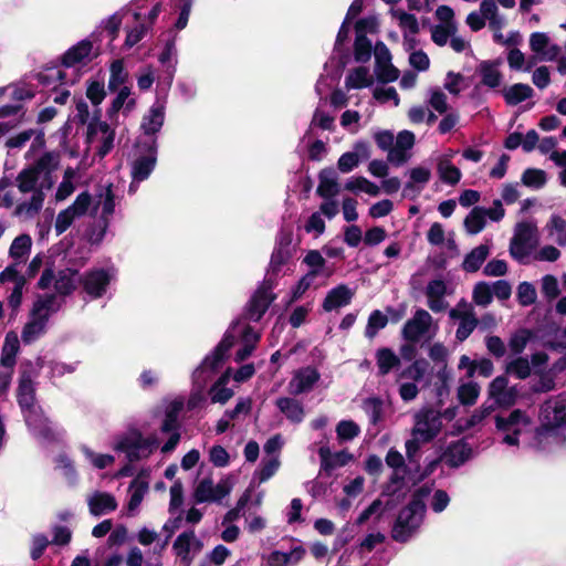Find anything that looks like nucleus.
Segmentation results:
<instances>
[{
	"label": "nucleus",
	"mask_w": 566,
	"mask_h": 566,
	"mask_svg": "<svg viewBox=\"0 0 566 566\" xmlns=\"http://www.w3.org/2000/svg\"><path fill=\"white\" fill-rule=\"evenodd\" d=\"M472 449L464 441H457L450 444L443 454V461L452 468L462 465L471 458Z\"/></svg>",
	"instance_id": "nucleus-37"
},
{
	"label": "nucleus",
	"mask_w": 566,
	"mask_h": 566,
	"mask_svg": "<svg viewBox=\"0 0 566 566\" xmlns=\"http://www.w3.org/2000/svg\"><path fill=\"white\" fill-rule=\"evenodd\" d=\"M106 91L103 81H90L86 87V97L94 106H98L105 98Z\"/></svg>",
	"instance_id": "nucleus-64"
},
{
	"label": "nucleus",
	"mask_w": 566,
	"mask_h": 566,
	"mask_svg": "<svg viewBox=\"0 0 566 566\" xmlns=\"http://www.w3.org/2000/svg\"><path fill=\"white\" fill-rule=\"evenodd\" d=\"M318 379L319 374L316 369L311 367L302 368L294 373L287 386L289 391L294 396L307 392L313 388Z\"/></svg>",
	"instance_id": "nucleus-28"
},
{
	"label": "nucleus",
	"mask_w": 566,
	"mask_h": 566,
	"mask_svg": "<svg viewBox=\"0 0 566 566\" xmlns=\"http://www.w3.org/2000/svg\"><path fill=\"white\" fill-rule=\"evenodd\" d=\"M53 281L55 291L61 295H67L76 289L80 277L77 271L72 269L61 270L56 275L52 269H45L38 285L44 290L50 287Z\"/></svg>",
	"instance_id": "nucleus-14"
},
{
	"label": "nucleus",
	"mask_w": 566,
	"mask_h": 566,
	"mask_svg": "<svg viewBox=\"0 0 566 566\" xmlns=\"http://www.w3.org/2000/svg\"><path fill=\"white\" fill-rule=\"evenodd\" d=\"M431 493V488L422 485L415 490L411 500L403 507L392 528V538L397 542H407L420 527L424 513L426 500Z\"/></svg>",
	"instance_id": "nucleus-3"
},
{
	"label": "nucleus",
	"mask_w": 566,
	"mask_h": 566,
	"mask_svg": "<svg viewBox=\"0 0 566 566\" xmlns=\"http://www.w3.org/2000/svg\"><path fill=\"white\" fill-rule=\"evenodd\" d=\"M389 14L397 22L402 34L419 33L420 25L415 14L400 8H392Z\"/></svg>",
	"instance_id": "nucleus-46"
},
{
	"label": "nucleus",
	"mask_w": 566,
	"mask_h": 566,
	"mask_svg": "<svg viewBox=\"0 0 566 566\" xmlns=\"http://www.w3.org/2000/svg\"><path fill=\"white\" fill-rule=\"evenodd\" d=\"M517 389L515 386H509V379L505 376L495 377L488 387V397L494 401V406L510 407L516 402Z\"/></svg>",
	"instance_id": "nucleus-20"
},
{
	"label": "nucleus",
	"mask_w": 566,
	"mask_h": 566,
	"mask_svg": "<svg viewBox=\"0 0 566 566\" xmlns=\"http://www.w3.org/2000/svg\"><path fill=\"white\" fill-rule=\"evenodd\" d=\"M147 491L148 484L143 480L135 479L130 483L128 488L129 500L127 503V512L129 515H135L137 513V510L143 502Z\"/></svg>",
	"instance_id": "nucleus-49"
},
{
	"label": "nucleus",
	"mask_w": 566,
	"mask_h": 566,
	"mask_svg": "<svg viewBox=\"0 0 566 566\" xmlns=\"http://www.w3.org/2000/svg\"><path fill=\"white\" fill-rule=\"evenodd\" d=\"M539 244V231L535 221H521L515 224L510 241V254L520 263H527Z\"/></svg>",
	"instance_id": "nucleus-6"
},
{
	"label": "nucleus",
	"mask_w": 566,
	"mask_h": 566,
	"mask_svg": "<svg viewBox=\"0 0 566 566\" xmlns=\"http://www.w3.org/2000/svg\"><path fill=\"white\" fill-rule=\"evenodd\" d=\"M275 405L277 409L285 416L287 420L294 423H300L305 417L303 405L291 397H281L276 399Z\"/></svg>",
	"instance_id": "nucleus-39"
},
{
	"label": "nucleus",
	"mask_w": 566,
	"mask_h": 566,
	"mask_svg": "<svg viewBox=\"0 0 566 566\" xmlns=\"http://www.w3.org/2000/svg\"><path fill=\"white\" fill-rule=\"evenodd\" d=\"M231 490L232 483L228 479H222L214 484L212 479L205 478L197 484L193 499L197 503L220 502L230 494Z\"/></svg>",
	"instance_id": "nucleus-15"
},
{
	"label": "nucleus",
	"mask_w": 566,
	"mask_h": 566,
	"mask_svg": "<svg viewBox=\"0 0 566 566\" xmlns=\"http://www.w3.org/2000/svg\"><path fill=\"white\" fill-rule=\"evenodd\" d=\"M60 156L57 153H45L33 165L22 169L17 176V186L22 193L31 192L29 200L18 203L13 214L31 219L43 207L45 191L54 184L52 172L57 168Z\"/></svg>",
	"instance_id": "nucleus-1"
},
{
	"label": "nucleus",
	"mask_w": 566,
	"mask_h": 566,
	"mask_svg": "<svg viewBox=\"0 0 566 566\" xmlns=\"http://www.w3.org/2000/svg\"><path fill=\"white\" fill-rule=\"evenodd\" d=\"M415 134L410 130H401L396 138L394 148L388 153L387 159L396 166L409 160L410 150L415 145Z\"/></svg>",
	"instance_id": "nucleus-25"
},
{
	"label": "nucleus",
	"mask_w": 566,
	"mask_h": 566,
	"mask_svg": "<svg viewBox=\"0 0 566 566\" xmlns=\"http://www.w3.org/2000/svg\"><path fill=\"white\" fill-rule=\"evenodd\" d=\"M481 387L478 382L469 380L459 385L457 396L460 403L464 406H472L476 402L480 396Z\"/></svg>",
	"instance_id": "nucleus-55"
},
{
	"label": "nucleus",
	"mask_w": 566,
	"mask_h": 566,
	"mask_svg": "<svg viewBox=\"0 0 566 566\" xmlns=\"http://www.w3.org/2000/svg\"><path fill=\"white\" fill-rule=\"evenodd\" d=\"M485 224V208L482 207H474L464 219V228L472 235L480 233Z\"/></svg>",
	"instance_id": "nucleus-52"
},
{
	"label": "nucleus",
	"mask_w": 566,
	"mask_h": 566,
	"mask_svg": "<svg viewBox=\"0 0 566 566\" xmlns=\"http://www.w3.org/2000/svg\"><path fill=\"white\" fill-rule=\"evenodd\" d=\"M532 424V418L521 409H514L507 416H496L495 427L503 433V442L509 446L518 444V436Z\"/></svg>",
	"instance_id": "nucleus-11"
},
{
	"label": "nucleus",
	"mask_w": 566,
	"mask_h": 566,
	"mask_svg": "<svg viewBox=\"0 0 566 566\" xmlns=\"http://www.w3.org/2000/svg\"><path fill=\"white\" fill-rule=\"evenodd\" d=\"M111 274L104 270H93L83 277L85 292L93 297H101L111 282Z\"/></svg>",
	"instance_id": "nucleus-35"
},
{
	"label": "nucleus",
	"mask_w": 566,
	"mask_h": 566,
	"mask_svg": "<svg viewBox=\"0 0 566 566\" xmlns=\"http://www.w3.org/2000/svg\"><path fill=\"white\" fill-rule=\"evenodd\" d=\"M480 10L489 27L499 29L501 25H506V19L500 13L494 0H482Z\"/></svg>",
	"instance_id": "nucleus-51"
},
{
	"label": "nucleus",
	"mask_w": 566,
	"mask_h": 566,
	"mask_svg": "<svg viewBox=\"0 0 566 566\" xmlns=\"http://www.w3.org/2000/svg\"><path fill=\"white\" fill-rule=\"evenodd\" d=\"M165 120V107L160 103H155L147 114L144 115L140 128L144 137L139 140H149L155 138L154 135L160 130Z\"/></svg>",
	"instance_id": "nucleus-29"
},
{
	"label": "nucleus",
	"mask_w": 566,
	"mask_h": 566,
	"mask_svg": "<svg viewBox=\"0 0 566 566\" xmlns=\"http://www.w3.org/2000/svg\"><path fill=\"white\" fill-rule=\"evenodd\" d=\"M434 17L438 23L430 28L431 40L436 45L444 46L458 33L455 13L451 7L443 4L437 8Z\"/></svg>",
	"instance_id": "nucleus-13"
},
{
	"label": "nucleus",
	"mask_w": 566,
	"mask_h": 566,
	"mask_svg": "<svg viewBox=\"0 0 566 566\" xmlns=\"http://www.w3.org/2000/svg\"><path fill=\"white\" fill-rule=\"evenodd\" d=\"M157 446L155 437L144 438L139 432L133 431L119 437L114 443V449L126 453L129 461H134L149 457Z\"/></svg>",
	"instance_id": "nucleus-10"
},
{
	"label": "nucleus",
	"mask_w": 566,
	"mask_h": 566,
	"mask_svg": "<svg viewBox=\"0 0 566 566\" xmlns=\"http://www.w3.org/2000/svg\"><path fill=\"white\" fill-rule=\"evenodd\" d=\"M521 180L526 187L539 189L545 186L547 176L542 169L528 168L523 172Z\"/></svg>",
	"instance_id": "nucleus-60"
},
{
	"label": "nucleus",
	"mask_w": 566,
	"mask_h": 566,
	"mask_svg": "<svg viewBox=\"0 0 566 566\" xmlns=\"http://www.w3.org/2000/svg\"><path fill=\"white\" fill-rule=\"evenodd\" d=\"M31 247V237L29 234H20L12 241L9 249V255L14 260V263L22 264L29 258Z\"/></svg>",
	"instance_id": "nucleus-47"
},
{
	"label": "nucleus",
	"mask_w": 566,
	"mask_h": 566,
	"mask_svg": "<svg viewBox=\"0 0 566 566\" xmlns=\"http://www.w3.org/2000/svg\"><path fill=\"white\" fill-rule=\"evenodd\" d=\"M316 192L324 199H329L338 195L339 185L333 168H326L319 172Z\"/></svg>",
	"instance_id": "nucleus-38"
},
{
	"label": "nucleus",
	"mask_w": 566,
	"mask_h": 566,
	"mask_svg": "<svg viewBox=\"0 0 566 566\" xmlns=\"http://www.w3.org/2000/svg\"><path fill=\"white\" fill-rule=\"evenodd\" d=\"M229 336L220 342L214 352L207 356L200 367H198L193 373V384L196 388L191 392L187 407L188 409H196L201 407L206 402V397L203 395V387L207 380L210 378L211 374L222 361L226 353L229 350V347L232 344V340H229Z\"/></svg>",
	"instance_id": "nucleus-5"
},
{
	"label": "nucleus",
	"mask_w": 566,
	"mask_h": 566,
	"mask_svg": "<svg viewBox=\"0 0 566 566\" xmlns=\"http://www.w3.org/2000/svg\"><path fill=\"white\" fill-rule=\"evenodd\" d=\"M114 136V130L106 122L93 120L88 124L87 140L91 146L97 149L101 157L113 148Z\"/></svg>",
	"instance_id": "nucleus-17"
},
{
	"label": "nucleus",
	"mask_w": 566,
	"mask_h": 566,
	"mask_svg": "<svg viewBox=\"0 0 566 566\" xmlns=\"http://www.w3.org/2000/svg\"><path fill=\"white\" fill-rule=\"evenodd\" d=\"M544 230L547 238L559 247L566 245V220L558 214L551 216L546 222Z\"/></svg>",
	"instance_id": "nucleus-45"
},
{
	"label": "nucleus",
	"mask_w": 566,
	"mask_h": 566,
	"mask_svg": "<svg viewBox=\"0 0 566 566\" xmlns=\"http://www.w3.org/2000/svg\"><path fill=\"white\" fill-rule=\"evenodd\" d=\"M376 360L380 375H387L400 364L399 357L389 348H380L376 352Z\"/></svg>",
	"instance_id": "nucleus-57"
},
{
	"label": "nucleus",
	"mask_w": 566,
	"mask_h": 566,
	"mask_svg": "<svg viewBox=\"0 0 566 566\" xmlns=\"http://www.w3.org/2000/svg\"><path fill=\"white\" fill-rule=\"evenodd\" d=\"M438 329V323L434 322L431 314L423 308H418L403 324L401 335L403 339L410 343H418L421 339L433 338Z\"/></svg>",
	"instance_id": "nucleus-8"
},
{
	"label": "nucleus",
	"mask_w": 566,
	"mask_h": 566,
	"mask_svg": "<svg viewBox=\"0 0 566 566\" xmlns=\"http://www.w3.org/2000/svg\"><path fill=\"white\" fill-rule=\"evenodd\" d=\"M235 335L241 336L242 344L251 345V347L254 348L260 339V334L256 331H254L252 327L248 325H241L240 323H235L231 327L230 332H228L227 335L223 337V339L229 336V340H232V343H234ZM232 346H230L229 349Z\"/></svg>",
	"instance_id": "nucleus-50"
},
{
	"label": "nucleus",
	"mask_w": 566,
	"mask_h": 566,
	"mask_svg": "<svg viewBox=\"0 0 566 566\" xmlns=\"http://www.w3.org/2000/svg\"><path fill=\"white\" fill-rule=\"evenodd\" d=\"M86 501L90 513L94 516L114 512L118 505L115 496L104 491H94L87 496Z\"/></svg>",
	"instance_id": "nucleus-33"
},
{
	"label": "nucleus",
	"mask_w": 566,
	"mask_h": 566,
	"mask_svg": "<svg viewBox=\"0 0 566 566\" xmlns=\"http://www.w3.org/2000/svg\"><path fill=\"white\" fill-rule=\"evenodd\" d=\"M500 61H483L476 67L480 83L488 88L495 90L501 86L503 75L500 71Z\"/></svg>",
	"instance_id": "nucleus-36"
},
{
	"label": "nucleus",
	"mask_w": 566,
	"mask_h": 566,
	"mask_svg": "<svg viewBox=\"0 0 566 566\" xmlns=\"http://www.w3.org/2000/svg\"><path fill=\"white\" fill-rule=\"evenodd\" d=\"M97 52L93 51V44L87 41H81L71 49H69L63 56V64L66 67H76L86 65L95 56Z\"/></svg>",
	"instance_id": "nucleus-27"
},
{
	"label": "nucleus",
	"mask_w": 566,
	"mask_h": 566,
	"mask_svg": "<svg viewBox=\"0 0 566 566\" xmlns=\"http://www.w3.org/2000/svg\"><path fill=\"white\" fill-rule=\"evenodd\" d=\"M355 295V290L346 284H339L329 290L323 301V310L332 312L340 307L347 306Z\"/></svg>",
	"instance_id": "nucleus-32"
},
{
	"label": "nucleus",
	"mask_w": 566,
	"mask_h": 566,
	"mask_svg": "<svg viewBox=\"0 0 566 566\" xmlns=\"http://www.w3.org/2000/svg\"><path fill=\"white\" fill-rule=\"evenodd\" d=\"M530 48L539 61H553L560 53V48L553 43L545 32L532 33L530 35Z\"/></svg>",
	"instance_id": "nucleus-24"
},
{
	"label": "nucleus",
	"mask_w": 566,
	"mask_h": 566,
	"mask_svg": "<svg viewBox=\"0 0 566 566\" xmlns=\"http://www.w3.org/2000/svg\"><path fill=\"white\" fill-rule=\"evenodd\" d=\"M424 294L427 296V305L432 312L440 313L448 307V303L444 300L447 283L442 279L431 280L426 286Z\"/></svg>",
	"instance_id": "nucleus-31"
},
{
	"label": "nucleus",
	"mask_w": 566,
	"mask_h": 566,
	"mask_svg": "<svg viewBox=\"0 0 566 566\" xmlns=\"http://www.w3.org/2000/svg\"><path fill=\"white\" fill-rule=\"evenodd\" d=\"M374 84V75L368 67L358 66L348 72L345 78L347 90H360Z\"/></svg>",
	"instance_id": "nucleus-41"
},
{
	"label": "nucleus",
	"mask_w": 566,
	"mask_h": 566,
	"mask_svg": "<svg viewBox=\"0 0 566 566\" xmlns=\"http://www.w3.org/2000/svg\"><path fill=\"white\" fill-rule=\"evenodd\" d=\"M230 379V369H228L210 388L209 395L212 403H227L234 395L233 390L228 388Z\"/></svg>",
	"instance_id": "nucleus-43"
},
{
	"label": "nucleus",
	"mask_w": 566,
	"mask_h": 566,
	"mask_svg": "<svg viewBox=\"0 0 566 566\" xmlns=\"http://www.w3.org/2000/svg\"><path fill=\"white\" fill-rule=\"evenodd\" d=\"M566 434L564 428L556 426H545L543 422L536 430L533 447L542 451H552L564 444Z\"/></svg>",
	"instance_id": "nucleus-22"
},
{
	"label": "nucleus",
	"mask_w": 566,
	"mask_h": 566,
	"mask_svg": "<svg viewBox=\"0 0 566 566\" xmlns=\"http://www.w3.org/2000/svg\"><path fill=\"white\" fill-rule=\"evenodd\" d=\"M336 433L340 441H349L360 433V428L353 420H342L336 426Z\"/></svg>",
	"instance_id": "nucleus-62"
},
{
	"label": "nucleus",
	"mask_w": 566,
	"mask_h": 566,
	"mask_svg": "<svg viewBox=\"0 0 566 566\" xmlns=\"http://www.w3.org/2000/svg\"><path fill=\"white\" fill-rule=\"evenodd\" d=\"M137 148L139 156L132 164L133 182L129 186V192L136 191V182L143 181L149 177L157 161L156 138L149 140H138Z\"/></svg>",
	"instance_id": "nucleus-9"
},
{
	"label": "nucleus",
	"mask_w": 566,
	"mask_h": 566,
	"mask_svg": "<svg viewBox=\"0 0 566 566\" xmlns=\"http://www.w3.org/2000/svg\"><path fill=\"white\" fill-rule=\"evenodd\" d=\"M202 546V542L196 536L195 532L187 531L177 536L172 549L184 566H189L200 553Z\"/></svg>",
	"instance_id": "nucleus-18"
},
{
	"label": "nucleus",
	"mask_w": 566,
	"mask_h": 566,
	"mask_svg": "<svg viewBox=\"0 0 566 566\" xmlns=\"http://www.w3.org/2000/svg\"><path fill=\"white\" fill-rule=\"evenodd\" d=\"M292 256V232H281L271 255L268 270L269 275H277Z\"/></svg>",
	"instance_id": "nucleus-21"
},
{
	"label": "nucleus",
	"mask_w": 566,
	"mask_h": 566,
	"mask_svg": "<svg viewBox=\"0 0 566 566\" xmlns=\"http://www.w3.org/2000/svg\"><path fill=\"white\" fill-rule=\"evenodd\" d=\"M345 189L354 192L361 191L373 197L380 193V187L365 177H353L348 179L345 184Z\"/></svg>",
	"instance_id": "nucleus-58"
},
{
	"label": "nucleus",
	"mask_w": 566,
	"mask_h": 566,
	"mask_svg": "<svg viewBox=\"0 0 566 566\" xmlns=\"http://www.w3.org/2000/svg\"><path fill=\"white\" fill-rule=\"evenodd\" d=\"M541 421L545 426H566V396H558L547 400L541 411Z\"/></svg>",
	"instance_id": "nucleus-23"
},
{
	"label": "nucleus",
	"mask_w": 566,
	"mask_h": 566,
	"mask_svg": "<svg viewBox=\"0 0 566 566\" xmlns=\"http://www.w3.org/2000/svg\"><path fill=\"white\" fill-rule=\"evenodd\" d=\"M81 450L85 458L91 462V464L96 469H105L113 464L114 457L111 454H102V453H95L92 451L88 447L82 446Z\"/></svg>",
	"instance_id": "nucleus-61"
},
{
	"label": "nucleus",
	"mask_w": 566,
	"mask_h": 566,
	"mask_svg": "<svg viewBox=\"0 0 566 566\" xmlns=\"http://www.w3.org/2000/svg\"><path fill=\"white\" fill-rule=\"evenodd\" d=\"M273 300L272 286L266 284L260 286L249 302L247 311L248 317L252 321H259L268 311Z\"/></svg>",
	"instance_id": "nucleus-26"
},
{
	"label": "nucleus",
	"mask_w": 566,
	"mask_h": 566,
	"mask_svg": "<svg viewBox=\"0 0 566 566\" xmlns=\"http://www.w3.org/2000/svg\"><path fill=\"white\" fill-rule=\"evenodd\" d=\"M431 178V169L426 166H417L409 170V181L405 186V193L408 196L411 191L420 192Z\"/></svg>",
	"instance_id": "nucleus-44"
},
{
	"label": "nucleus",
	"mask_w": 566,
	"mask_h": 566,
	"mask_svg": "<svg viewBox=\"0 0 566 566\" xmlns=\"http://www.w3.org/2000/svg\"><path fill=\"white\" fill-rule=\"evenodd\" d=\"M375 73L379 82H395L399 77V70L391 63V53L387 45L378 42L375 45Z\"/></svg>",
	"instance_id": "nucleus-19"
},
{
	"label": "nucleus",
	"mask_w": 566,
	"mask_h": 566,
	"mask_svg": "<svg viewBox=\"0 0 566 566\" xmlns=\"http://www.w3.org/2000/svg\"><path fill=\"white\" fill-rule=\"evenodd\" d=\"M115 210V196L112 190V185H107L103 188L94 198L92 214H96L99 211V218L102 219L104 227H107L108 220Z\"/></svg>",
	"instance_id": "nucleus-30"
},
{
	"label": "nucleus",
	"mask_w": 566,
	"mask_h": 566,
	"mask_svg": "<svg viewBox=\"0 0 566 566\" xmlns=\"http://www.w3.org/2000/svg\"><path fill=\"white\" fill-rule=\"evenodd\" d=\"M108 90L115 92L123 86L128 80V73L125 71L122 60L114 61L109 66Z\"/></svg>",
	"instance_id": "nucleus-56"
},
{
	"label": "nucleus",
	"mask_w": 566,
	"mask_h": 566,
	"mask_svg": "<svg viewBox=\"0 0 566 566\" xmlns=\"http://www.w3.org/2000/svg\"><path fill=\"white\" fill-rule=\"evenodd\" d=\"M437 174L440 180L447 185L455 186L461 180V170L450 161L449 156L437 158Z\"/></svg>",
	"instance_id": "nucleus-42"
},
{
	"label": "nucleus",
	"mask_w": 566,
	"mask_h": 566,
	"mask_svg": "<svg viewBox=\"0 0 566 566\" xmlns=\"http://www.w3.org/2000/svg\"><path fill=\"white\" fill-rule=\"evenodd\" d=\"M442 422L439 410L431 407L421 408L413 416L411 439L406 442V452L412 457L421 444L432 441L441 431Z\"/></svg>",
	"instance_id": "nucleus-4"
},
{
	"label": "nucleus",
	"mask_w": 566,
	"mask_h": 566,
	"mask_svg": "<svg viewBox=\"0 0 566 566\" xmlns=\"http://www.w3.org/2000/svg\"><path fill=\"white\" fill-rule=\"evenodd\" d=\"M490 253L488 244H481L474 248L464 259L463 269L467 272H475L480 269Z\"/></svg>",
	"instance_id": "nucleus-54"
},
{
	"label": "nucleus",
	"mask_w": 566,
	"mask_h": 566,
	"mask_svg": "<svg viewBox=\"0 0 566 566\" xmlns=\"http://www.w3.org/2000/svg\"><path fill=\"white\" fill-rule=\"evenodd\" d=\"M385 509L382 502L377 499L367 509H365L356 520L357 525H364L368 520L379 521L384 515Z\"/></svg>",
	"instance_id": "nucleus-63"
},
{
	"label": "nucleus",
	"mask_w": 566,
	"mask_h": 566,
	"mask_svg": "<svg viewBox=\"0 0 566 566\" xmlns=\"http://www.w3.org/2000/svg\"><path fill=\"white\" fill-rule=\"evenodd\" d=\"M19 347L18 335L14 332L7 333L2 345L0 365L13 368Z\"/></svg>",
	"instance_id": "nucleus-48"
},
{
	"label": "nucleus",
	"mask_w": 566,
	"mask_h": 566,
	"mask_svg": "<svg viewBox=\"0 0 566 566\" xmlns=\"http://www.w3.org/2000/svg\"><path fill=\"white\" fill-rule=\"evenodd\" d=\"M116 96L113 98L107 115L113 118L119 112L125 116L129 115L136 108V98L133 96L132 88L129 86H123L115 91Z\"/></svg>",
	"instance_id": "nucleus-34"
},
{
	"label": "nucleus",
	"mask_w": 566,
	"mask_h": 566,
	"mask_svg": "<svg viewBox=\"0 0 566 566\" xmlns=\"http://www.w3.org/2000/svg\"><path fill=\"white\" fill-rule=\"evenodd\" d=\"M304 555L305 549L297 546L290 552L274 551L268 556L266 562L269 566H295Z\"/></svg>",
	"instance_id": "nucleus-40"
},
{
	"label": "nucleus",
	"mask_w": 566,
	"mask_h": 566,
	"mask_svg": "<svg viewBox=\"0 0 566 566\" xmlns=\"http://www.w3.org/2000/svg\"><path fill=\"white\" fill-rule=\"evenodd\" d=\"M533 88L527 84L517 83L503 91L505 102L510 105H516L533 96Z\"/></svg>",
	"instance_id": "nucleus-53"
},
{
	"label": "nucleus",
	"mask_w": 566,
	"mask_h": 566,
	"mask_svg": "<svg viewBox=\"0 0 566 566\" xmlns=\"http://www.w3.org/2000/svg\"><path fill=\"white\" fill-rule=\"evenodd\" d=\"M451 319L459 321L455 338L459 342L465 340L478 326V318L470 303L462 300L450 312Z\"/></svg>",
	"instance_id": "nucleus-16"
},
{
	"label": "nucleus",
	"mask_w": 566,
	"mask_h": 566,
	"mask_svg": "<svg viewBox=\"0 0 566 566\" xmlns=\"http://www.w3.org/2000/svg\"><path fill=\"white\" fill-rule=\"evenodd\" d=\"M35 376L32 371L23 370L20 375L17 390L18 403L23 412L27 424L33 432L44 439H53L56 430L44 417L35 401Z\"/></svg>",
	"instance_id": "nucleus-2"
},
{
	"label": "nucleus",
	"mask_w": 566,
	"mask_h": 566,
	"mask_svg": "<svg viewBox=\"0 0 566 566\" xmlns=\"http://www.w3.org/2000/svg\"><path fill=\"white\" fill-rule=\"evenodd\" d=\"M57 310L54 295L40 296L31 310L29 321L22 329V340L25 344H31L38 339L45 332V326L49 316Z\"/></svg>",
	"instance_id": "nucleus-7"
},
{
	"label": "nucleus",
	"mask_w": 566,
	"mask_h": 566,
	"mask_svg": "<svg viewBox=\"0 0 566 566\" xmlns=\"http://www.w3.org/2000/svg\"><path fill=\"white\" fill-rule=\"evenodd\" d=\"M388 324L387 316L379 310L373 311L368 317L365 336L373 339L377 333Z\"/></svg>",
	"instance_id": "nucleus-59"
},
{
	"label": "nucleus",
	"mask_w": 566,
	"mask_h": 566,
	"mask_svg": "<svg viewBox=\"0 0 566 566\" xmlns=\"http://www.w3.org/2000/svg\"><path fill=\"white\" fill-rule=\"evenodd\" d=\"M92 207L93 196L87 191L81 192L71 206L57 213L54 223L56 234L64 233L76 219L92 213Z\"/></svg>",
	"instance_id": "nucleus-12"
}]
</instances>
